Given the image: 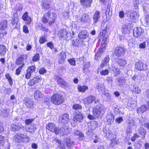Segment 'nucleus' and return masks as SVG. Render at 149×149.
<instances>
[{"label":"nucleus","instance_id":"22","mask_svg":"<svg viewBox=\"0 0 149 149\" xmlns=\"http://www.w3.org/2000/svg\"><path fill=\"white\" fill-rule=\"evenodd\" d=\"M65 146L68 148H71L74 145V142L70 139L66 138L65 139Z\"/></svg>","mask_w":149,"mask_h":149},{"label":"nucleus","instance_id":"9","mask_svg":"<svg viewBox=\"0 0 149 149\" xmlns=\"http://www.w3.org/2000/svg\"><path fill=\"white\" fill-rule=\"evenodd\" d=\"M72 45L74 47H79L85 45L84 42L81 39L77 38L72 41Z\"/></svg>","mask_w":149,"mask_h":149},{"label":"nucleus","instance_id":"25","mask_svg":"<svg viewBox=\"0 0 149 149\" xmlns=\"http://www.w3.org/2000/svg\"><path fill=\"white\" fill-rule=\"evenodd\" d=\"M131 29L130 24H125L122 28V31L123 33L128 34L130 33V31Z\"/></svg>","mask_w":149,"mask_h":149},{"label":"nucleus","instance_id":"1","mask_svg":"<svg viewBox=\"0 0 149 149\" xmlns=\"http://www.w3.org/2000/svg\"><path fill=\"white\" fill-rule=\"evenodd\" d=\"M56 14L49 11L47 13H45L42 18V21L45 23L48 22L49 25L54 23L56 19Z\"/></svg>","mask_w":149,"mask_h":149},{"label":"nucleus","instance_id":"7","mask_svg":"<svg viewBox=\"0 0 149 149\" xmlns=\"http://www.w3.org/2000/svg\"><path fill=\"white\" fill-rule=\"evenodd\" d=\"M77 19L79 21L84 23L89 22L91 19L89 15L86 13L83 14L81 16H77Z\"/></svg>","mask_w":149,"mask_h":149},{"label":"nucleus","instance_id":"52","mask_svg":"<svg viewBox=\"0 0 149 149\" xmlns=\"http://www.w3.org/2000/svg\"><path fill=\"white\" fill-rule=\"evenodd\" d=\"M36 69V67L35 65H32L29 67L28 68L27 70L29 72H30L32 74L34 72Z\"/></svg>","mask_w":149,"mask_h":149},{"label":"nucleus","instance_id":"64","mask_svg":"<svg viewBox=\"0 0 149 149\" xmlns=\"http://www.w3.org/2000/svg\"><path fill=\"white\" fill-rule=\"evenodd\" d=\"M34 120V119L33 118L27 119L25 120V123L26 124L28 125H30V124Z\"/></svg>","mask_w":149,"mask_h":149},{"label":"nucleus","instance_id":"46","mask_svg":"<svg viewBox=\"0 0 149 149\" xmlns=\"http://www.w3.org/2000/svg\"><path fill=\"white\" fill-rule=\"evenodd\" d=\"M111 69L115 74H116V76L119 75L120 73V71L119 69L115 67L113 65H111Z\"/></svg>","mask_w":149,"mask_h":149},{"label":"nucleus","instance_id":"63","mask_svg":"<svg viewBox=\"0 0 149 149\" xmlns=\"http://www.w3.org/2000/svg\"><path fill=\"white\" fill-rule=\"evenodd\" d=\"M68 61L71 65H75V60L74 58H71L68 59Z\"/></svg>","mask_w":149,"mask_h":149},{"label":"nucleus","instance_id":"59","mask_svg":"<svg viewBox=\"0 0 149 149\" xmlns=\"http://www.w3.org/2000/svg\"><path fill=\"white\" fill-rule=\"evenodd\" d=\"M47 41V38L45 36H42L40 38L39 42L41 44H43Z\"/></svg>","mask_w":149,"mask_h":149},{"label":"nucleus","instance_id":"13","mask_svg":"<svg viewBox=\"0 0 149 149\" xmlns=\"http://www.w3.org/2000/svg\"><path fill=\"white\" fill-rule=\"evenodd\" d=\"M143 32V30L142 28L139 27H136L133 30V35L135 37L139 38L142 35Z\"/></svg>","mask_w":149,"mask_h":149},{"label":"nucleus","instance_id":"15","mask_svg":"<svg viewBox=\"0 0 149 149\" xmlns=\"http://www.w3.org/2000/svg\"><path fill=\"white\" fill-rule=\"evenodd\" d=\"M116 83L118 86L123 87L126 83V80L123 76H119L116 79Z\"/></svg>","mask_w":149,"mask_h":149},{"label":"nucleus","instance_id":"12","mask_svg":"<svg viewBox=\"0 0 149 149\" xmlns=\"http://www.w3.org/2000/svg\"><path fill=\"white\" fill-rule=\"evenodd\" d=\"M69 120V116L68 114L65 113L59 117L58 121L59 123L63 124L67 123Z\"/></svg>","mask_w":149,"mask_h":149},{"label":"nucleus","instance_id":"53","mask_svg":"<svg viewBox=\"0 0 149 149\" xmlns=\"http://www.w3.org/2000/svg\"><path fill=\"white\" fill-rule=\"evenodd\" d=\"M72 108L75 110H78L81 109L82 107L81 105L79 104H75L73 105Z\"/></svg>","mask_w":149,"mask_h":149},{"label":"nucleus","instance_id":"27","mask_svg":"<svg viewBox=\"0 0 149 149\" xmlns=\"http://www.w3.org/2000/svg\"><path fill=\"white\" fill-rule=\"evenodd\" d=\"M40 80L41 77L40 76H37L34 77L33 79L31 80L28 84L29 86H32Z\"/></svg>","mask_w":149,"mask_h":149},{"label":"nucleus","instance_id":"54","mask_svg":"<svg viewBox=\"0 0 149 149\" xmlns=\"http://www.w3.org/2000/svg\"><path fill=\"white\" fill-rule=\"evenodd\" d=\"M1 115L4 117H7L9 115V112L6 109H3L2 111Z\"/></svg>","mask_w":149,"mask_h":149},{"label":"nucleus","instance_id":"17","mask_svg":"<svg viewBox=\"0 0 149 149\" xmlns=\"http://www.w3.org/2000/svg\"><path fill=\"white\" fill-rule=\"evenodd\" d=\"M46 128L51 132L54 133L56 134L57 133V130L58 127L53 123H49L48 124L46 127Z\"/></svg>","mask_w":149,"mask_h":149},{"label":"nucleus","instance_id":"43","mask_svg":"<svg viewBox=\"0 0 149 149\" xmlns=\"http://www.w3.org/2000/svg\"><path fill=\"white\" fill-rule=\"evenodd\" d=\"M6 51V48L5 46L2 45H0V54L1 56L4 55Z\"/></svg>","mask_w":149,"mask_h":149},{"label":"nucleus","instance_id":"48","mask_svg":"<svg viewBox=\"0 0 149 149\" xmlns=\"http://www.w3.org/2000/svg\"><path fill=\"white\" fill-rule=\"evenodd\" d=\"M26 105L28 108L30 109L33 107V102L31 100L27 99L26 100Z\"/></svg>","mask_w":149,"mask_h":149},{"label":"nucleus","instance_id":"34","mask_svg":"<svg viewBox=\"0 0 149 149\" xmlns=\"http://www.w3.org/2000/svg\"><path fill=\"white\" fill-rule=\"evenodd\" d=\"M78 37L79 38L85 39L88 37V36L87 32L86 31H84L79 33Z\"/></svg>","mask_w":149,"mask_h":149},{"label":"nucleus","instance_id":"24","mask_svg":"<svg viewBox=\"0 0 149 149\" xmlns=\"http://www.w3.org/2000/svg\"><path fill=\"white\" fill-rule=\"evenodd\" d=\"M81 4L84 7H89L91 6L92 0H80Z\"/></svg>","mask_w":149,"mask_h":149},{"label":"nucleus","instance_id":"28","mask_svg":"<svg viewBox=\"0 0 149 149\" xmlns=\"http://www.w3.org/2000/svg\"><path fill=\"white\" fill-rule=\"evenodd\" d=\"M57 82L58 85L63 88L67 86V83L59 77H57Z\"/></svg>","mask_w":149,"mask_h":149},{"label":"nucleus","instance_id":"58","mask_svg":"<svg viewBox=\"0 0 149 149\" xmlns=\"http://www.w3.org/2000/svg\"><path fill=\"white\" fill-rule=\"evenodd\" d=\"M33 61L36 62L39 60L40 59L39 54H35L33 58Z\"/></svg>","mask_w":149,"mask_h":149},{"label":"nucleus","instance_id":"2","mask_svg":"<svg viewBox=\"0 0 149 149\" xmlns=\"http://www.w3.org/2000/svg\"><path fill=\"white\" fill-rule=\"evenodd\" d=\"M58 36L59 38L66 40H69L73 37L74 33L72 31V33L65 29H61L58 33Z\"/></svg>","mask_w":149,"mask_h":149},{"label":"nucleus","instance_id":"49","mask_svg":"<svg viewBox=\"0 0 149 149\" xmlns=\"http://www.w3.org/2000/svg\"><path fill=\"white\" fill-rule=\"evenodd\" d=\"M111 9V6L110 5H108L107 7L106 10L105 12V15L107 17H109L111 16L112 15V13L110 12V9Z\"/></svg>","mask_w":149,"mask_h":149},{"label":"nucleus","instance_id":"8","mask_svg":"<svg viewBox=\"0 0 149 149\" xmlns=\"http://www.w3.org/2000/svg\"><path fill=\"white\" fill-rule=\"evenodd\" d=\"M125 15L131 19H136L139 17V14L137 12L133 10L127 11Z\"/></svg>","mask_w":149,"mask_h":149},{"label":"nucleus","instance_id":"4","mask_svg":"<svg viewBox=\"0 0 149 149\" xmlns=\"http://www.w3.org/2000/svg\"><path fill=\"white\" fill-rule=\"evenodd\" d=\"M7 21L6 20L2 21L0 23V37H3L7 34L6 30L8 28Z\"/></svg>","mask_w":149,"mask_h":149},{"label":"nucleus","instance_id":"56","mask_svg":"<svg viewBox=\"0 0 149 149\" xmlns=\"http://www.w3.org/2000/svg\"><path fill=\"white\" fill-rule=\"evenodd\" d=\"M138 76L139 83L141 81H143L145 80L146 77L143 73L141 74H140Z\"/></svg>","mask_w":149,"mask_h":149},{"label":"nucleus","instance_id":"62","mask_svg":"<svg viewBox=\"0 0 149 149\" xmlns=\"http://www.w3.org/2000/svg\"><path fill=\"white\" fill-rule=\"evenodd\" d=\"M96 87L99 91H101L104 89V86L103 85L100 84H98Z\"/></svg>","mask_w":149,"mask_h":149},{"label":"nucleus","instance_id":"36","mask_svg":"<svg viewBox=\"0 0 149 149\" xmlns=\"http://www.w3.org/2000/svg\"><path fill=\"white\" fill-rule=\"evenodd\" d=\"M116 62L118 63L120 66L123 67H124L126 66L127 64L126 61L123 59H118L116 60Z\"/></svg>","mask_w":149,"mask_h":149},{"label":"nucleus","instance_id":"10","mask_svg":"<svg viewBox=\"0 0 149 149\" xmlns=\"http://www.w3.org/2000/svg\"><path fill=\"white\" fill-rule=\"evenodd\" d=\"M24 127V126L22 125L21 123H13L11 126V130L14 132L19 131L21 129Z\"/></svg>","mask_w":149,"mask_h":149},{"label":"nucleus","instance_id":"5","mask_svg":"<svg viewBox=\"0 0 149 149\" xmlns=\"http://www.w3.org/2000/svg\"><path fill=\"white\" fill-rule=\"evenodd\" d=\"M71 130V129L70 127L65 126H63L60 128L58 127L57 131V133L56 134L58 135L60 134L62 136L67 135L70 133Z\"/></svg>","mask_w":149,"mask_h":149},{"label":"nucleus","instance_id":"23","mask_svg":"<svg viewBox=\"0 0 149 149\" xmlns=\"http://www.w3.org/2000/svg\"><path fill=\"white\" fill-rule=\"evenodd\" d=\"M41 6L42 9L45 10H48L50 8L49 2L47 0H43L42 2Z\"/></svg>","mask_w":149,"mask_h":149},{"label":"nucleus","instance_id":"57","mask_svg":"<svg viewBox=\"0 0 149 149\" xmlns=\"http://www.w3.org/2000/svg\"><path fill=\"white\" fill-rule=\"evenodd\" d=\"M109 72L108 70H102L100 72V74L102 76L108 75L109 74Z\"/></svg>","mask_w":149,"mask_h":149},{"label":"nucleus","instance_id":"44","mask_svg":"<svg viewBox=\"0 0 149 149\" xmlns=\"http://www.w3.org/2000/svg\"><path fill=\"white\" fill-rule=\"evenodd\" d=\"M148 108L145 105H142L140 107L137 109L138 112L143 113L146 111L148 109Z\"/></svg>","mask_w":149,"mask_h":149},{"label":"nucleus","instance_id":"61","mask_svg":"<svg viewBox=\"0 0 149 149\" xmlns=\"http://www.w3.org/2000/svg\"><path fill=\"white\" fill-rule=\"evenodd\" d=\"M15 7L16 10L19 11L23 9V6L20 3L17 4Z\"/></svg>","mask_w":149,"mask_h":149},{"label":"nucleus","instance_id":"45","mask_svg":"<svg viewBox=\"0 0 149 149\" xmlns=\"http://www.w3.org/2000/svg\"><path fill=\"white\" fill-rule=\"evenodd\" d=\"M111 69L115 74H116V76L119 75L120 73V71L119 69L115 67L113 65H111Z\"/></svg>","mask_w":149,"mask_h":149},{"label":"nucleus","instance_id":"33","mask_svg":"<svg viewBox=\"0 0 149 149\" xmlns=\"http://www.w3.org/2000/svg\"><path fill=\"white\" fill-rule=\"evenodd\" d=\"M109 58L108 56H106L102 61L100 65V67L102 68L104 66H106L109 62Z\"/></svg>","mask_w":149,"mask_h":149},{"label":"nucleus","instance_id":"60","mask_svg":"<svg viewBox=\"0 0 149 149\" xmlns=\"http://www.w3.org/2000/svg\"><path fill=\"white\" fill-rule=\"evenodd\" d=\"M109 29V28L107 27V26H106L105 28H104V29L102 30V32H100V34L101 35L102 34V36H105L106 35V33L107 32V30Z\"/></svg>","mask_w":149,"mask_h":149},{"label":"nucleus","instance_id":"16","mask_svg":"<svg viewBox=\"0 0 149 149\" xmlns=\"http://www.w3.org/2000/svg\"><path fill=\"white\" fill-rule=\"evenodd\" d=\"M135 67L137 69L139 70H145L147 69L146 65L141 61L136 62Z\"/></svg>","mask_w":149,"mask_h":149},{"label":"nucleus","instance_id":"38","mask_svg":"<svg viewBox=\"0 0 149 149\" xmlns=\"http://www.w3.org/2000/svg\"><path fill=\"white\" fill-rule=\"evenodd\" d=\"M74 135L79 136V139L81 140H83L84 137L83 134L80 131L78 130H74Z\"/></svg>","mask_w":149,"mask_h":149},{"label":"nucleus","instance_id":"19","mask_svg":"<svg viewBox=\"0 0 149 149\" xmlns=\"http://www.w3.org/2000/svg\"><path fill=\"white\" fill-rule=\"evenodd\" d=\"M130 88L131 91L135 94H139L141 91V89L137 85L131 84Z\"/></svg>","mask_w":149,"mask_h":149},{"label":"nucleus","instance_id":"40","mask_svg":"<svg viewBox=\"0 0 149 149\" xmlns=\"http://www.w3.org/2000/svg\"><path fill=\"white\" fill-rule=\"evenodd\" d=\"M77 88L79 92L82 93L85 92L86 90L88 89V87L85 85L83 86L78 85Z\"/></svg>","mask_w":149,"mask_h":149},{"label":"nucleus","instance_id":"29","mask_svg":"<svg viewBox=\"0 0 149 149\" xmlns=\"http://www.w3.org/2000/svg\"><path fill=\"white\" fill-rule=\"evenodd\" d=\"M18 15L17 13H15L13 14V17L11 20L12 24L16 26L17 25L19 19Z\"/></svg>","mask_w":149,"mask_h":149},{"label":"nucleus","instance_id":"6","mask_svg":"<svg viewBox=\"0 0 149 149\" xmlns=\"http://www.w3.org/2000/svg\"><path fill=\"white\" fill-rule=\"evenodd\" d=\"M15 138L17 142L22 141L27 143L28 142L29 137L26 135L18 133L15 134Z\"/></svg>","mask_w":149,"mask_h":149},{"label":"nucleus","instance_id":"50","mask_svg":"<svg viewBox=\"0 0 149 149\" xmlns=\"http://www.w3.org/2000/svg\"><path fill=\"white\" fill-rule=\"evenodd\" d=\"M5 77L7 79L10 85L12 86L13 82L10 75L9 74H6Z\"/></svg>","mask_w":149,"mask_h":149},{"label":"nucleus","instance_id":"3","mask_svg":"<svg viewBox=\"0 0 149 149\" xmlns=\"http://www.w3.org/2000/svg\"><path fill=\"white\" fill-rule=\"evenodd\" d=\"M51 101L56 105H59L61 104L64 101L63 96L58 93H55L51 97Z\"/></svg>","mask_w":149,"mask_h":149},{"label":"nucleus","instance_id":"41","mask_svg":"<svg viewBox=\"0 0 149 149\" xmlns=\"http://www.w3.org/2000/svg\"><path fill=\"white\" fill-rule=\"evenodd\" d=\"M24 55L20 56L17 60L16 61V64L18 65L21 64V65H22V64L24 63L23 62L24 60Z\"/></svg>","mask_w":149,"mask_h":149},{"label":"nucleus","instance_id":"55","mask_svg":"<svg viewBox=\"0 0 149 149\" xmlns=\"http://www.w3.org/2000/svg\"><path fill=\"white\" fill-rule=\"evenodd\" d=\"M24 63L22 64V65L19 67L16 70V72L17 75H18L20 74L21 70L23 67L24 66Z\"/></svg>","mask_w":149,"mask_h":149},{"label":"nucleus","instance_id":"35","mask_svg":"<svg viewBox=\"0 0 149 149\" xmlns=\"http://www.w3.org/2000/svg\"><path fill=\"white\" fill-rule=\"evenodd\" d=\"M141 21L145 26H149V14L147 15L144 19H141Z\"/></svg>","mask_w":149,"mask_h":149},{"label":"nucleus","instance_id":"39","mask_svg":"<svg viewBox=\"0 0 149 149\" xmlns=\"http://www.w3.org/2000/svg\"><path fill=\"white\" fill-rule=\"evenodd\" d=\"M59 61L60 63H62L63 62L65 58L66 57V54L64 52H62L59 54Z\"/></svg>","mask_w":149,"mask_h":149},{"label":"nucleus","instance_id":"30","mask_svg":"<svg viewBox=\"0 0 149 149\" xmlns=\"http://www.w3.org/2000/svg\"><path fill=\"white\" fill-rule=\"evenodd\" d=\"M52 141L53 143H57V145L58 146L60 147V149H65L64 145H62L61 142L60 141L58 140L56 137H52Z\"/></svg>","mask_w":149,"mask_h":149},{"label":"nucleus","instance_id":"21","mask_svg":"<svg viewBox=\"0 0 149 149\" xmlns=\"http://www.w3.org/2000/svg\"><path fill=\"white\" fill-rule=\"evenodd\" d=\"M23 20L25 22L26 24H29L31 22V19L30 17L29 16L28 13L27 12H26L23 14L22 17Z\"/></svg>","mask_w":149,"mask_h":149},{"label":"nucleus","instance_id":"51","mask_svg":"<svg viewBox=\"0 0 149 149\" xmlns=\"http://www.w3.org/2000/svg\"><path fill=\"white\" fill-rule=\"evenodd\" d=\"M138 131L139 134L145 137V135L146 134V132L145 129L142 127H140Z\"/></svg>","mask_w":149,"mask_h":149},{"label":"nucleus","instance_id":"20","mask_svg":"<svg viewBox=\"0 0 149 149\" xmlns=\"http://www.w3.org/2000/svg\"><path fill=\"white\" fill-rule=\"evenodd\" d=\"M95 99V97L94 96L90 95L84 98L83 100L85 104H88L92 103Z\"/></svg>","mask_w":149,"mask_h":149},{"label":"nucleus","instance_id":"18","mask_svg":"<svg viewBox=\"0 0 149 149\" xmlns=\"http://www.w3.org/2000/svg\"><path fill=\"white\" fill-rule=\"evenodd\" d=\"M93 114L95 117H97L101 113H103L104 111L101 107L98 108L95 107L93 110Z\"/></svg>","mask_w":149,"mask_h":149},{"label":"nucleus","instance_id":"42","mask_svg":"<svg viewBox=\"0 0 149 149\" xmlns=\"http://www.w3.org/2000/svg\"><path fill=\"white\" fill-rule=\"evenodd\" d=\"M43 96L42 93L38 91H35L34 93V98L36 100H38L39 98L42 97Z\"/></svg>","mask_w":149,"mask_h":149},{"label":"nucleus","instance_id":"31","mask_svg":"<svg viewBox=\"0 0 149 149\" xmlns=\"http://www.w3.org/2000/svg\"><path fill=\"white\" fill-rule=\"evenodd\" d=\"M36 130V125L33 124L31 125H28L26 128V131L31 133H33Z\"/></svg>","mask_w":149,"mask_h":149},{"label":"nucleus","instance_id":"14","mask_svg":"<svg viewBox=\"0 0 149 149\" xmlns=\"http://www.w3.org/2000/svg\"><path fill=\"white\" fill-rule=\"evenodd\" d=\"M84 116L83 114L79 111H77L74 115V121L80 123L83 120Z\"/></svg>","mask_w":149,"mask_h":149},{"label":"nucleus","instance_id":"32","mask_svg":"<svg viewBox=\"0 0 149 149\" xmlns=\"http://www.w3.org/2000/svg\"><path fill=\"white\" fill-rule=\"evenodd\" d=\"M100 18V13L99 11H96L94 15L93 20V23L96 24L99 21Z\"/></svg>","mask_w":149,"mask_h":149},{"label":"nucleus","instance_id":"26","mask_svg":"<svg viewBox=\"0 0 149 149\" xmlns=\"http://www.w3.org/2000/svg\"><path fill=\"white\" fill-rule=\"evenodd\" d=\"M106 117L107 118V122L108 125L111 124L114 120V116L111 112L108 113L106 116Z\"/></svg>","mask_w":149,"mask_h":149},{"label":"nucleus","instance_id":"11","mask_svg":"<svg viewBox=\"0 0 149 149\" xmlns=\"http://www.w3.org/2000/svg\"><path fill=\"white\" fill-rule=\"evenodd\" d=\"M125 49L121 47H116L114 50V54L118 57L123 56L125 53Z\"/></svg>","mask_w":149,"mask_h":149},{"label":"nucleus","instance_id":"37","mask_svg":"<svg viewBox=\"0 0 149 149\" xmlns=\"http://www.w3.org/2000/svg\"><path fill=\"white\" fill-rule=\"evenodd\" d=\"M103 52V48H100L95 55V59L98 60L100 57L101 54Z\"/></svg>","mask_w":149,"mask_h":149},{"label":"nucleus","instance_id":"47","mask_svg":"<svg viewBox=\"0 0 149 149\" xmlns=\"http://www.w3.org/2000/svg\"><path fill=\"white\" fill-rule=\"evenodd\" d=\"M90 66V63L89 62L86 63L83 67V71L84 73H86L89 72L88 69Z\"/></svg>","mask_w":149,"mask_h":149}]
</instances>
